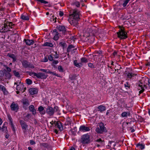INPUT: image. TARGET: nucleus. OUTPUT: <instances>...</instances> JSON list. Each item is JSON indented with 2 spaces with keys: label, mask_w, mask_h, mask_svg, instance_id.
Returning <instances> with one entry per match:
<instances>
[{
  "label": "nucleus",
  "mask_w": 150,
  "mask_h": 150,
  "mask_svg": "<svg viewBox=\"0 0 150 150\" xmlns=\"http://www.w3.org/2000/svg\"><path fill=\"white\" fill-rule=\"evenodd\" d=\"M48 61V59L46 57H45L42 60L41 62H47Z\"/></svg>",
  "instance_id": "obj_53"
},
{
  "label": "nucleus",
  "mask_w": 150,
  "mask_h": 150,
  "mask_svg": "<svg viewBox=\"0 0 150 150\" xmlns=\"http://www.w3.org/2000/svg\"><path fill=\"white\" fill-rule=\"evenodd\" d=\"M129 18L127 17L126 16H125L124 15H122V16L121 17V19L122 20H127Z\"/></svg>",
  "instance_id": "obj_52"
},
{
  "label": "nucleus",
  "mask_w": 150,
  "mask_h": 150,
  "mask_svg": "<svg viewBox=\"0 0 150 150\" xmlns=\"http://www.w3.org/2000/svg\"><path fill=\"white\" fill-rule=\"evenodd\" d=\"M98 109L99 110V111L101 112H102L105 111L106 109V107L102 105L99 106L98 107Z\"/></svg>",
  "instance_id": "obj_21"
},
{
  "label": "nucleus",
  "mask_w": 150,
  "mask_h": 150,
  "mask_svg": "<svg viewBox=\"0 0 150 150\" xmlns=\"http://www.w3.org/2000/svg\"><path fill=\"white\" fill-rule=\"evenodd\" d=\"M21 18L22 19L25 20H28L29 18L28 16H25L23 15H21Z\"/></svg>",
  "instance_id": "obj_35"
},
{
  "label": "nucleus",
  "mask_w": 150,
  "mask_h": 150,
  "mask_svg": "<svg viewBox=\"0 0 150 150\" xmlns=\"http://www.w3.org/2000/svg\"><path fill=\"white\" fill-rule=\"evenodd\" d=\"M130 113L129 112H123L121 114V116L122 117H126L127 116H130Z\"/></svg>",
  "instance_id": "obj_27"
},
{
  "label": "nucleus",
  "mask_w": 150,
  "mask_h": 150,
  "mask_svg": "<svg viewBox=\"0 0 150 150\" xmlns=\"http://www.w3.org/2000/svg\"><path fill=\"white\" fill-rule=\"evenodd\" d=\"M95 131L98 134H103L104 133L106 132L107 130L104 124L102 122H100L98 124Z\"/></svg>",
  "instance_id": "obj_3"
},
{
  "label": "nucleus",
  "mask_w": 150,
  "mask_h": 150,
  "mask_svg": "<svg viewBox=\"0 0 150 150\" xmlns=\"http://www.w3.org/2000/svg\"><path fill=\"white\" fill-rule=\"evenodd\" d=\"M88 62V59H86V57H83L81 58V62L80 63H81V64H82V63H86Z\"/></svg>",
  "instance_id": "obj_28"
},
{
  "label": "nucleus",
  "mask_w": 150,
  "mask_h": 150,
  "mask_svg": "<svg viewBox=\"0 0 150 150\" xmlns=\"http://www.w3.org/2000/svg\"><path fill=\"white\" fill-rule=\"evenodd\" d=\"M116 144L115 142L113 141H109V142L108 144V149H110V148H113L115 149L114 148L115 146L116 145Z\"/></svg>",
  "instance_id": "obj_19"
},
{
  "label": "nucleus",
  "mask_w": 150,
  "mask_h": 150,
  "mask_svg": "<svg viewBox=\"0 0 150 150\" xmlns=\"http://www.w3.org/2000/svg\"><path fill=\"white\" fill-rule=\"evenodd\" d=\"M120 29L118 32H117V37L120 39H125L127 38V33L125 31L124 27H121L119 26Z\"/></svg>",
  "instance_id": "obj_4"
},
{
  "label": "nucleus",
  "mask_w": 150,
  "mask_h": 150,
  "mask_svg": "<svg viewBox=\"0 0 150 150\" xmlns=\"http://www.w3.org/2000/svg\"><path fill=\"white\" fill-rule=\"evenodd\" d=\"M130 0H125V1H123L124 2L122 4V6L123 7H125L127 4L129 3Z\"/></svg>",
  "instance_id": "obj_41"
},
{
  "label": "nucleus",
  "mask_w": 150,
  "mask_h": 150,
  "mask_svg": "<svg viewBox=\"0 0 150 150\" xmlns=\"http://www.w3.org/2000/svg\"><path fill=\"white\" fill-rule=\"evenodd\" d=\"M11 125V127L12 128V130L13 131L15 132V130L14 127V126L13 125V123H11L10 124Z\"/></svg>",
  "instance_id": "obj_61"
},
{
  "label": "nucleus",
  "mask_w": 150,
  "mask_h": 150,
  "mask_svg": "<svg viewBox=\"0 0 150 150\" xmlns=\"http://www.w3.org/2000/svg\"><path fill=\"white\" fill-rule=\"evenodd\" d=\"M47 77V75L42 72H39L37 73V78L41 79H46Z\"/></svg>",
  "instance_id": "obj_14"
},
{
  "label": "nucleus",
  "mask_w": 150,
  "mask_h": 150,
  "mask_svg": "<svg viewBox=\"0 0 150 150\" xmlns=\"http://www.w3.org/2000/svg\"><path fill=\"white\" fill-rule=\"evenodd\" d=\"M88 66L89 67L92 68H95V67L93 64L91 63H89L88 64Z\"/></svg>",
  "instance_id": "obj_54"
},
{
  "label": "nucleus",
  "mask_w": 150,
  "mask_h": 150,
  "mask_svg": "<svg viewBox=\"0 0 150 150\" xmlns=\"http://www.w3.org/2000/svg\"><path fill=\"white\" fill-rule=\"evenodd\" d=\"M58 69L59 71L60 72H63L64 71L63 69L61 66H59L58 67Z\"/></svg>",
  "instance_id": "obj_46"
},
{
  "label": "nucleus",
  "mask_w": 150,
  "mask_h": 150,
  "mask_svg": "<svg viewBox=\"0 0 150 150\" xmlns=\"http://www.w3.org/2000/svg\"><path fill=\"white\" fill-rule=\"evenodd\" d=\"M2 129V130L3 132L6 133H7L8 131L7 129V127L6 126H5L4 125L3 126Z\"/></svg>",
  "instance_id": "obj_38"
},
{
  "label": "nucleus",
  "mask_w": 150,
  "mask_h": 150,
  "mask_svg": "<svg viewBox=\"0 0 150 150\" xmlns=\"http://www.w3.org/2000/svg\"><path fill=\"white\" fill-rule=\"evenodd\" d=\"M6 29L4 28L3 27H2L1 29H0V32L2 33H4L5 32Z\"/></svg>",
  "instance_id": "obj_58"
},
{
  "label": "nucleus",
  "mask_w": 150,
  "mask_h": 150,
  "mask_svg": "<svg viewBox=\"0 0 150 150\" xmlns=\"http://www.w3.org/2000/svg\"><path fill=\"white\" fill-rule=\"evenodd\" d=\"M48 59L50 61H53V57L52 54H50L49 56H48Z\"/></svg>",
  "instance_id": "obj_51"
},
{
  "label": "nucleus",
  "mask_w": 150,
  "mask_h": 150,
  "mask_svg": "<svg viewBox=\"0 0 150 150\" xmlns=\"http://www.w3.org/2000/svg\"><path fill=\"white\" fill-rule=\"evenodd\" d=\"M24 41L25 42L26 45H33L34 43V41L32 40L24 39Z\"/></svg>",
  "instance_id": "obj_20"
},
{
  "label": "nucleus",
  "mask_w": 150,
  "mask_h": 150,
  "mask_svg": "<svg viewBox=\"0 0 150 150\" xmlns=\"http://www.w3.org/2000/svg\"><path fill=\"white\" fill-rule=\"evenodd\" d=\"M59 45L60 46L62 47L64 49L67 47V44L66 42L64 41H62L59 42Z\"/></svg>",
  "instance_id": "obj_26"
},
{
  "label": "nucleus",
  "mask_w": 150,
  "mask_h": 150,
  "mask_svg": "<svg viewBox=\"0 0 150 150\" xmlns=\"http://www.w3.org/2000/svg\"><path fill=\"white\" fill-rule=\"evenodd\" d=\"M62 123L59 121L56 122L55 123V127L58 128L61 131H62L63 130V127L62 125Z\"/></svg>",
  "instance_id": "obj_15"
},
{
  "label": "nucleus",
  "mask_w": 150,
  "mask_h": 150,
  "mask_svg": "<svg viewBox=\"0 0 150 150\" xmlns=\"http://www.w3.org/2000/svg\"><path fill=\"white\" fill-rule=\"evenodd\" d=\"M23 104L25 106H27L29 105L28 100L27 99H24L22 100Z\"/></svg>",
  "instance_id": "obj_23"
},
{
  "label": "nucleus",
  "mask_w": 150,
  "mask_h": 150,
  "mask_svg": "<svg viewBox=\"0 0 150 150\" xmlns=\"http://www.w3.org/2000/svg\"><path fill=\"white\" fill-rule=\"evenodd\" d=\"M19 122L21 126L23 132L25 133L27 131V129L28 128V125L24 121L22 120H20Z\"/></svg>",
  "instance_id": "obj_10"
},
{
  "label": "nucleus",
  "mask_w": 150,
  "mask_h": 150,
  "mask_svg": "<svg viewBox=\"0 0 150 150\" xmlns=\"http://www.w3.org/2000/svg\"><path fill=\"white\" fill-rule=\"evenodd\" d=\"M52 34L54 36L53 39L56 41L58 39L59 36H61L57 32V30L56 29L53 30Z\"/></svg>",
  "instance_id": "obj_12"
},
{
  "label": "nucleus",
  "mask_w": 150,
  "mask_h": 150,
  "mask_svg": "<svg viewBox=\"0 0 150 150\" xmlns=\"http://www.w3.org/2000/svg\"><path fill=\"white\" fill-rule=\"evenodd\" d=\"M31 115L30 114H28L27 115L24 117L23 119L24 121H28L31 118Z\"/></svg>",
  "instance_id": "obj_24"
},
{
  "label": "nucleus",
  "mask_w": 150,
  "mask_h": 150,
  "mask_svg": "<svg viewBox=\"0 0 150 150\" xmlns=\"http://www.w3.org/2000/svg\"><path fill=\"white\" fill-rule=\"evenodd\" d=\"M58 63L59 61L58 60H53L52 63V66H54L55 64H57Z\"/></svg>",
  "instance_id": "obj_49"
},
{
  "label": "nucleus",
  "mask_w": 150,
  "mask_h": 150,
  "mask_svg": "<svg viewBox=\"0 0 150 150\" xmlns=\"http://www.w3.org/2000/svg\"><path fill=\"white\" fill-rule=\"evenodd\" d=\"M90 130V127H86L84 125L81 126L79 128V131L83 132H88Z\"/></svg>",
  "instance_id": "obj_13"
},
{
  "label": "nucleus",
  "mask_w": 150,
  "mask_h": 150,
  "mask_svg": "<svg viewBox=\"0 0 150 150\" xmlns=\"http://www.w3.org/2000/svg\"><path fill=\"white\" fill-rule=\"evenodd\" d=\"M138 120L140 122H142L144 121V119L143 118H142V117L140 116L139 117V118H138Z\"/></svg>",
  "instance_id": "obj_56"
},
{
  "label": "nucleus",
  "mask_w": 150,
  "mask_h": 150,
  "mask_svg": "<svg viewBox=\"0 0 150 150\" xmlns=\"http://www.w3.org/2000/svg\"><path fill=\"white\" fill-rule=\"evenodd\" d=\"M80 142L83 145H86L91 142L90 136L88 133L82 135L80 139Z\"/></svg>",
  "instance_id": "obj_2"
},
{
  "label": "nucleus",
  "mask_w": 150,
  "mask_h": 150,
  "mask_svg": "<svg viewBox=\"0 0 150 150\" xmlns=\"http://www.w3.org/2000/svg\"><path fill=\"white\" fill-rule=\"evenodd\" d=\"M148 78H143L139 81V86L141 88H145L147 87L146 85L148 84Z\"/></svg>",
  "instance_id": "obj_6"
},
{
  "label": "nucleus",
  "mask_w": 150,
  "mask_h": 150,
  "mask_svg": "<svg viewBox=\"0 0 150 150\" xmlns=\"http://www.w3.org/2000/svg\"><path fill=\"white\" fill-rule=\"evenodd\" d=\"M22 86L20 85H17V86L16 90H20L21 89V87H22Z\"/></svg>",
  "instance_id": "obj_57"
},
{
  "label": "nucleus",
  "mask_w": 150,
  "mask_h": 150,
  "mask_svg": "<svg viewBox=\"0 0 150 150\" xmlns=\"http://www.w3.org/2000/svg\"><path fill=\"white\" fill-rule=\"evenodd\" d=\"M38 110L41 115H44L46 113V111L45 110L44 107L42 106L38 107Z\"/></svg>",
  "instance_id": "obj_18"
},
{
  "label": "nucleus",
  "mask_w": 150,
  "mask_h": 150,
  "mask_svg": "<svg viewBox=\"0 0 150 150\" xmlns=\"http://www.w3.org/2000/svg\"><path fill=\"white\" fill-rule=\"evenodd\" d=\"M136 146L137 147L141 149H144L145 147L144 144H141L140 143H138L137 144Z\"/></svg>",
  "instance_id": "obj_30"
},
{
  "label": "nucleus",
  "mask_w": 150,
  "mask_h": 150,
  "mask_svg": "<svg viewBox=\"0 0 150 150\" xmlns=\"http://www.w3.org/2000/svg\"><path fill=\"white\" fill-rule=\"evenodd\" d=\"M14 0H9V3H8V4L10 6H14Z\"/></svg>",
  "instance_id": "obj_50"
},
{
  "label": "nucleus",
  "mask_w": 150,
  "mask_h": 150,
  "mask_svg": "<svg viewBox=\"0 0 150 150\" xmlns=\"http://www.w3.org/2000/svg\"><path fill=\"white\" fill-rule=\"evenodd\" d=\"M73 4L77 7H79L80 6V3L79 1H75L74 2Z\"/></svg>",
  "instance_id": "obj_45"
},
{
  "label": "nucleus",
  "mask_w": 150,
  "mask_h": 150,
  "mask_svg": "<svg viewBox=\"0 0 150 150\" xmlns=\"http://www.w3.org/2000/svg\"><path fill=\"white\" fill-rule=\"evenodd\" d=\"M96 31L92 28H88L87 30L86 33H88L87 36H95L96 33Z\"/></svg>",
  "instance_id": "obj_9"
},
{
  "label": "nucleus",
  "mask_w": 150,
  "mask_h": 150,
  "mask_svg": "<svg viewBox=\"0 0 150 150\" xmlns=\"http://www.w3.org/2000/svg\"><path fill=\"white\" fill-rule=\"evenodd\" d=\"M7 117L9 121L10 124L13 123L12 119L10 114L7 115Z\"/></svg>",
  "instance_id": "obj_39"
},
{
  "label": "nucleus",
  "mask_w": 150,
  "mask_h": 150,
  "mask_svg": "<svg viewBox=\"0 0 150 150\" xmlns=\"http://www.w3.org/2000/svg\"><path fill=\"white\" fill-rule=\"evenodd\" d=\"M6 79H10L11 77V75L9 72H6L5 74Z\"/></svg>",
  "instance_id": "obj_34"
},
{
  "label": "nucleus",
  "mask_w": 150,
  "mask_h": 150,
  "mask_svg": "<svg viewBox=\"0 0 150 150\" xmlns=\"http://www.w3.org/2000/svg\"><path fill=\"white\" fill-rule=\"evenodd\" d=\"M73 64L74 66L79 68H80L83 65V64H81V63H80V62L79 63H78L77 61L76 60L74 61Z\"/></svg>",
  "instance_id": "obj_22"
},
{
  "label": "nucleus",
  "mask_w": 150,
  "mask_h": 150,
  "mask_svg": "<svg viewBox=\"0 0 150 150\" xmlns=\"http://www.w3.org/2000/svg\"><path fill=\"white\" fill-rule=\"evenodd\" d=\"M9 28H13L14 26V24L11 22H10L8 23V25Z\"/></svg>",
  "instance_id": "obj_42"
},
{
  "label": "nucleus",
  "mask_w": 150,
  "mask_h": 150,
  "mask_svg": "<svg viewBox=\"0 0 150 150\" xmlns=\"http://www.w3.org/2000/svg\"><path fill=\"white\" fill-rule=\"evenodd\" d=\"M56 28L59 31L62 32V34L63 35H64L65 34L67 30L65 26L62 25H59L57 26Z\"/></svg>",
  "instance_id": "obj_11"
},
{
  "label": "nucleus",
  "mask_w": 150,
  "mask_h": 150,
  "mask_svg": "<svg viewBox=\"0 0 150 150\" xmlns=\"http://www.w3.org/2000/svg\"><path fill=\"white\" fill-rule=\"evenodd\" d=\"M23 66L25 68H31L33 69L34 68L33 65L31 64L30 62L26 60L24 61L22 63Z\"/></svg>",
  "instance_id": "obj_8"
},
{
  "label": "nucleus",
  "mask_w": 150,
  "mask_h": 150,
  "mask_svg": "<svg viewBox=\"0 0 150 150\" xmlns=\"http://www.w3.org/2000/svg\"><path fill=\"white\" fill-rule=\"evenodd\" d=\"M29 91L30 94L32 95L37 94L38 92V89L36 88H30Z\"/></svg>",
  "instance_id": "obj_17"
},
{
  "label": "nucleus",
  "mask_w": 150,
  "mask_h": 150,
  "mask_svg": "<svg viewBox=\"0 0 150 150\" xmlns=\"http://www.w3.org/2000/svg\"><path fill=\"white\" fill-rule=\"evenodd\" d=\"M29 74L30 76L33 77L35 76L37 77V73L34 72H30L29 73Z\"/></svg>",
  "instance_id": "obj_32"
},
{
  "label": "nucleus",
  "mask_w": 150,
  "mask_h": 150,
  "mask_svg": "<svg viewBox=\"0 0 150 150\" xmlns=\"http://www.w3.org/2000/svg\"><path fill=\"white\" fill-rule=\"evenodd\" d=\"M7 56L13 59V62H14L16 61V57L15 56V55L13 54H8L7 55Z\"/></svg>",
  "instance_id": "obj_25"
},
{
  "label": "nucleus",
  "mask_w": 150,
  "mask_h": 150,
  "mask_svg": "<svg viewBox=\"0 0 150 150\" xmlns=\"http://www.w3.org/2000/svg\"><path fill=\"white\" fill-rule=\"evenodd\" d=\"M81 15L80 11L77 10H71L69 11L68 21L72 25L77 28L78 21L80 19Z\"/></svg>",
  "instance_id": "obj_1"
},
{
  "label": "nucleus",
  "mask_w": 150,
  "mask_h": 150,
  "mask_svg": "<svg viewBox=\"0 0 150 150\" xmlns=\"http://www.w3.org/2000/svg\"><path fill=\"white\" fill-rule=\"evenodd\" d=\"M136 75V74H133L132 73H129L127 74V77L128 78L131 79L133 77Z\"/></svg>",
  "instance_id": "obj_31"
},
{
  "label": "nucleus",
  "mask_w": 150,
  "mask_h": 150,
  "mask_svg": "<svg viewBox=\"0 0 150 150\" xmlns=\"http://www.w3.org/2000/svg\"><path fill=\"white\" fill-rule=\"evenodd\" d=\"M55 54L54 55V57L55 58H58L59 57V55L58 54H57V52H55Z\"/></svg>",
  "instance_id": "obj_63"
},
{
  "label": "nucleus",
  "mask_w": 150,
  "mask_h": 150,
  "mask_svg": "<svg viewBox=\"0 0 150 150\" xmlns=\"http://www.w3.org/2000/svg\"><path fill=\"white\" fill-rule=\"evenodd\" d=\"M29 110L32 112V114L33 115H36V110L33 105H31L29 106Z\"/></svg>",
  "instance_id": "obj_16"
},
{
  "label": "nucleus",
  "mask_w": 150,
  "mask_h": 150,
  "mask_svg": "<svg viewBox=\"0 0 150 150\" xmlns=\"http://www.w3.org/2000/svg\"><path fill=\"white\" fill-rule=\"evenodd\" d=\"M43 46H48L50 47H52L53 46V45L52 43H50L49 42H45L43 45Z\"/></svg>",
  "instance_id": "obj_29"
},
{
  "label": "nucleus",
  "mask_w": 150,
  "mask_h": 150,
  "mask_svg": "<svg viewBox=\"0 0 150 150\" xmlns=\"http://www.w3.org/2000/svg\"><path fill=\"white\" fill-rule=\"evenodd\" d=\"M4 67H5L6 68L8 72H10L11 71V69L8 67L7 65H4Z\"/></svg>",
  "instance_id": "obj_48"
},
{
  "label": "nucleus",
  "mask_w": 150,
  "mask_h": 150,
  "mask_svg": "<svg viewBox=\"0 0 150 150\" xmlns=\"http://www.w3.org/2000/svg\"><path fill=\"white\" fill-rule=\"evenodd\" d=\"M58 107L57 106H55L54 108L50 106H48L46 109V113L50 116H52L54 112L57 111Z\"/></svg>",
  "instance_id": "obj_5"
},
{
  "label": "nucleus",
  "mask_w": 150,
  "mask_h": 150,
  "mask_svg": "<svg viewBox=\"0 0 150 150\" xmlns=\"http://www.w3.org/2000/svg\"><path fill=\"white\" fill-rule=\"evenodd\" d=\"M26 83L29 85H30L32 83V81L29 79H26Z\"/></svg>",
  "instance_id": "obj_43"
},
{
  "label": "nucleus",
  "mask_w": 150,
  "mask_h": 150,
  "mask_svg": "<svg viewBox=\"0 0 150 150\" xmlns=\"http://www.w3.org/2000/svg\"><path fill=\"white\" fill-rule=\"evenodd\" d=\"M3 27L4 28L6 29V32H7V31H10V30H7V29H8L9 28L8 27V24H6V23H4V26H3Z\"/></svg>",
  "instance_id": "obj_44"
},
{
  "label": "nucleus",
  "mask_w": 150,
  "mask_h": 150,
  "mask_svg": "<svg viewBox=\"0 0 150 150\" xmlns=\"http://www.w3.org/2000/svg\"><path fill=\"white\" fill-rule=\"evenodd\" d=\"M10 107L11 110L14 111L15 112H17L19 109L18 104L14 102H12L10 105Z\"/></svg>",
  "instance_id": "obj_7"
},
{
  "label": "nucleus",
  "mask_w": 150,
  "mask_h": 150,
  "mask_svg": "<svg viewBox=\"0 0 150 150\" xmlns=\"http://www.w3.org/2000/svg\"><path fill=\"white\" fill-rule=\"evenodd\" d=\"M56 122V121H52L50 122V124L52 126H55V123Z\"/></svg>",
  "instance_id": "obj_60"
},
{
  "label": "nucleus",
  "mask_w": 150,
  "mask_h": 150,
  "mask_svg": "<svg viewBox=\"0 0 150 150\" xmlns=\"http://www.w3.org/2000/svg\"><path fill=\"white\" fill-rule=\"evenodd\" d=\"M13 73L15 76L18 77H20L19 73L18 71H17L16 70H14L13 71Z\"/></svg>",
  "instance_id": "obj_40"
},
{
  "label": "nucleus",
  "mask_w": 150,
  "mask_h": 150,
  "mask_svg": "<svg viewBox=\"0 0 150 150\" xmlns=\"http://www.w3.org/2000/svg\"><path fill=\"white\" fill-rule=\"evenodd\" d=\"M4 76V73L3 71H0V78L1 77H2Z\"/></svg>",
  "instance_id": "obj_59"
},
{
  "label": "nucleus",
  "mask_w": 150,
  "mask_h": 150,
  "mask_svg": "<svg viewBox=\"0 0 150 150\" xmlns=\"http://www.w3.org/2000/svg\"><path fill=\"white\" fill-rule=\"evenodd\" d=\"M41 145L43 146L46 148L48 146V144L46 143H41Z\"/></svg>",
  "instance_id": "obj_47"
},
{
  "label": "nucleus",
  "mask_w": 150,
  "mask_h": 150,
  "mask_svg": "<svg viewBox=\"0 0 150 150\" xmlns=\"http://www.w3.org/2000/svg\"><path fill=\"white\" fill-rule=\"evenodd\" d=\"M0 89H1L3 92L5 94L6 91V88L4 86L1 85H0Z\"/></svg>",
  "instance_id": "obj_36"
},
{
  "label": "nucleus",
  "mask_w": 150,
  "mask_h": 150,
  "mask_svg": "<svg viewBox=\"0 0 150 150\" xmlns=\"http://www.w3.org/2000/svg\"><path fill=\"white\" fill-rule=\"evenodd\" d=\"M74 46L72 45H69L67 49V52H70L71 51V49L74 48Z\"/></svg>",
  "instance_id": "obj_33"
},
{
  "label": "nucleus",
  "mask_w": 150,
  "mask_h": 150,
  "mask_svg": "<svg viewBox=\"0 0 150 150\" xmlns=\"http://www.w3.org/2000/svg\"><path fill=\"white\" fill-rule=\"evenodd\" d=\"M117 52L116 51H114L112 53L113 55L115 57L116 55H117Z\"/></svg>",
  "instance_id": "obj_64"
},
{
  "label": "nucleus",
  "mask_w": 150,
  "mask_h": 150,
  "mask_svg": "<svg viewBox=\"0 0 150 150\" xmlns=\"http://www.w3.org/2000/svg\"><path fill=\"white\" fill-rule=\"evenodd\" d=\"M125 86V88H127V87H128V88H129L130 86V85L129 84V83L128 82H127L125 83L124 84Z\"/></svg>",
  "instance_id": "obj_55"
},
{
  "label": "nucleus",
  "mask_w": 150,
  "mask_h": 150,
  "mask_svg": "<svg viewBox=\"0 0 150 150\" xmlns=\"http://www.w3.org/2000/svg\"><path fill=\"white\" fill-rule=\"evenodd\" d=\"M30 144L31 145H33L35 144V141L33 140H30Z\"/></svg>",
  "instance_id": "obj_62"
},
{
  "label": "nucleus",
  "mask_w": 150,
  "mask_h": 150,
  "mask_svg": "<svg viewBox=\"0 0 150 150\" xmlns=\"http://www.w3.org/2000/svg\"><path fill=\"white\" fill-rule=\"evenodd\" d=\"M76 76L75 75H71L69 76V78L71 81H73L76 79Z\"/></svg>",
  "instance_id": "obj_37"
}]
</instances>
